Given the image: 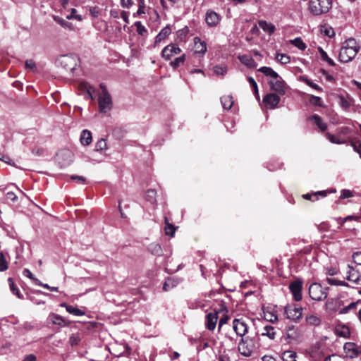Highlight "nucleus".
<instances>
[{"label": "nucleus", "instance_id": "nucleus-1", "mask_svg": "<svg viewBox=\"0 0 361 361\" xmlns=\"http://www.w3.org/2000/svg\"><path fill=\"white\" fill-rule=\"evenodd\" d=\"M360 50L356 40L353 38H349L343 42L340 49L338 59L342 63L351 61L357 55Z\"/></svg>", "mask_w": 361, "mask_h": 361}, {"label": "nucleus", "instance_id": "nucleus-2", "mask_svg": "<svg viewBox=\"0 0 361 361\" xmlns=\"http://www.w3.org/2000/svg\"><path fill=\"white\" fill-rule=\"evenodd\" d=\"M332 6V0H310L309 11L314 16L327 13Z\"/></svg>", "mask_w": 361, "mask_h": 361}, {"label": "nucleus", "instance_id": "nucleus-3", "mask_svg": "<svg viewBox=\"0 0 361 361\" xmlns=\"http://www.w3.org/2000/svg\"><path fill=\"white\" fill-rule=\"evenodd\" d=\"M345 302H347V300L341 296L328 298L325 302L324 309L326 312L330 314L336 312H338V314H341V310L343 308Z\"/></svg>", "mask_w": 361, "mask_h": 361}, {"label": "nucleus", "instance_id": "nucleus-4", "mask_svg": "<svg viewBox=\"0 0 361 361\" xmlns=\"http://www.w3.org/2000/svg\"><path fill=\"white\" fill-rule=\"evenodd\" d=\"M100 88L102 92L98 98L99 111L102 113H107L112 109L111 97L104 84H100Z\"/></svg>", "mask_w": 361, "mask_h": 361}, {"label": "nucleus", "instance_id": "nucleus-5", "mask_svg": "<svg viewBox=\"0 0 361 361\" xmlns=\"http://www.w3.org/2000/svg\"><path fill=\"white\" fill-rule=\"evenodd\" d=\"M329 288H323L319 283H313L309 287L310 297L316 301L325 300L328 295Z\"/></svg>", "mask_w": 361, "mask_h": 361}, {"label": "nucleus", "instance_id": "nucleus-6", "mask_svg": "<svg viewBox=\"0 0 361 361\" xmlns=\"http://www.w3.org/2000/svg\"><path fill=\"white\" fill-rule=\"evenodd\" d=\"M238 349L242 355L245 357L251 356L255 349L254 340L249 337L242 338L238 343Z\"/></svg>", "mask_w": 361, "mask_h": 361}, {"label": "nucleus", "instance_id": "nucleus-7", "mask_svg": "<svg viewBox=\"0 0 361 361\" xmlns=\"http://www.w3.org/2000/svg\"><path fill=\"white\" fill-rule=\"evenodd\" d=\"M284 316L293 322H298L302 316V308L295 304L288 305L284 307Z\"/></svg>", "mask_w": 361, "mask_h": 361}, {"label": "nucleus", "instance_id": "nucleus-8", "mask_svg": "<svg viewBox=\"0 0 361 361\" xmlns=\"http://www.w3.org/2000/svg\"><path fill=\"white\" fill-rule=\"evenodd\" d=\"M78 59L73 55L61 56L58 60V63L66 71L72 72L77 66Z\"/></svg>", "mask_w": 361, "mask_h": 361}, {"label": "nucleus", "instance_id": "nucleus-9", "mask_svg": "<svg viewBox=\"0 0 361 361\" xmlns=\"http://www.w3.org/2000/svg\"><path fill=\"white\" fill-rule=\"evenodd\" d=\"M268 83L272 91H274L281 95L285 94L286 83L279 74H277L276 77H274L272 79H270Z\"/></svg>", "mask_w": 361, "mask_h": 361}, {"label": "nucleus", "instance_id": "nucleus-10", "mask_svg": "<svg viewBox=\"0 0 361 361\" xmlns=\"http://www.w3.org/2000/svg\"><path fill=\"white\" fill-rule=\"evenodd\" d=\"M247 319L240 317L238 319H234L233 321V329L235 334L243 337L248 332V324Z\"/></svg>", "mask_w": 361, "mask_h": 361}, {"label": "nucleus", "instance_id": "nucleus-11", "mask_svg": "<svg viewBox=\"0 0 361 361\" xmlns=\"http://www.w3.org/2000/svg\"><path fill=\"white\" fill-rule=\"evenodd\" d=\"M303 282L301 279H296L289 285V289L293 295L294 300L298 302L302 298V289Z\"/></svg>", "mask_w": 361, "mask_h": 361}, {"label": "nucleus", "instance_id": "nucleus-12", "mask_svg": "<svg viewBox=\"0 0 361 361\" xmlns=\"http://www.w3.org/2000/svg\"><path fill=\"white\" fill-rule=\"evenodd\" d=\"M181 53L180 47L175 44H170L166 46L162 51L161 56L165 60H170L173 56L178 55Z\"/></svg>", "mask_w": 361, "mask_h": 361}, {"label": "nucleus", "instance_id": "nucleus-13", "mask_svg": "<svg viewBox=\"0 0 361 361\" xmlns=\"http://www.w3.org/2000/svg\"><path fill=\"white\" fill-rule=\"evenodd\" d=\"M361 307V300H357L356 301L345 302V305H343V308L341 310V314H347L351 312L356 313L357 311H359V309Z\"/></svg>", "mask_w": 361, "mask_h": 361}, {"label": "nucleus", "instance_id": "nucleus-14", "mask_svg": "<svg viewBox=\"0 0 361 361\" xmlns=\"http://www.w3.org/2000/svg\"><path fill=\"white\" fill-rule=\"evenodd\" d=\"M344 351L346 356L354 358L357 357L361 353V349L355 343L348 342L343 346Z\"/></svg>", "mask_w": 361, "mask_h": 361}, {"label": "nucleus", "instance_id": "nucleus-15", "mask_svg": "<svg viewBox=\"0 0 361 361\" xmlns=\"http://www.w3.org/2000/svg\"><path fill=\"white\" fill-rule=\"evenodd\" d=\"M79 90L84 94L85 97L88 99H94V93L95 88L85 81H82L78 85Z\"/></svg>", "mask_w": 361, "mask_h": 361}, {"label": "nucleus", "instance_id": "nucleus-16", "mask_svg": "<svg viewBox=\"0 0 361 361\" xmlns=\"http://www.w3.org/2000/svg\"><path fill=\"white\" fill-rule=\"evenodd\" d=\"M221 17L219 14L212 10H208L205 15V20L209 27L216 26L221 21Z\"/></svg>", "mask_w": 361, "mask_h": 361}, {"label": "nucleus", "instance_id": "nucleus-17", "mask_svg": "<svg viewBox=\"0 0 361 361\" xmlns=\"http://www.w3.org/2000/svg\"><path fill=\"white\" fill-rule=\"evenodd\" d=\"M218 321L217 312H209L205 317V326L209 331H213Z\"/></svg>", "mask_w": 361, "mask_h": 361}, {"label": "nucleus", "instance_id": "nucleus-18", "mask_svg": "<svg viewBox=\"0 0 361 361\" xmlns=\"http://www.w3.org/2000/svg\"><path fill=\"white\" fill-rule=\"evenodd\" d=\"M280 97L274 93L267 94L263 99L264 102L269 106L271 109H275L280 102Z\"/></svg>", "mask_w": 361, "mask_h": 361}, {"label": "nucleus", "instance_id": "nucleus-19", "mask_svg": "<svg viewBox=\"0 0 361 361\" xmlns=\"http://www.w3.org/2000/svg\"><path fill=\"white\" fill-rule=\"evenodd\" d=\"M348 270L347 271L346 279L349 281L358 284L361 279L360 272L350 265L348 266Z\"/></svg>", "mask_w": 361, "mask_h": 361}, {"label": "nucleus", "instance_id": "nucleus-20", "mask_svg": "<svg viewBox=\"0 0 361 361\" xmlns=\"http://www.w3.org/2000/svg\"><path fill=\"white\" fill-rule=\"evenodd\" d=\"M334 332L336 336L344 338H348L350 336V331L348 326L343 324H338L335 326Z\"/></svg>", "mask_w": 361, "mask_h": 361}, {"label": "nucleus", "instance_id": "nucleus-21", "mask_svg": "<svg viewBox=\"0 0 361 361\" xmlns=\"http://www.w3.org/2000/svg\"><path fill=\"white\" fill-rule=\"evenodd\" d=\"M195 52L199 54H204L207 51V44L204 41H202L198 37L194 38Z\"/></svg>", "mask_w": 361, "mask_h": 361}, {"label": "nucleus", "instance_id": "nucleus-22", "mask_svg": "<svg viewBox=\"0 0 361 361\" xmlns=\"http://www.w3.org/2000/svg\"><path fill=\"white\" fill-rule=\"evenodd\" d=\"M171 30L169 26H166L161 29L159 33L156 36L154 44L157 45L159 44L161 41L166 39V37L171 34Z\"/></svg>", "mask_w": 361, "mask_h": 361}, {"label": "nucleus", "instance_id": "nucleus-23", "mask_svg": "<svg viewBox=\"0 0 361 361\" xmlns=\"http://www.w3.org/2000/svg\"><path fill=\"white\" fill-rule=\"evenodd\" d=\"M309 119L312 121L314 124L316 125L322 132L326 130L327 124L323 121L322 118L319 116L315 114L310 117Z\"/></svg>", "mask_w": 361, "mask_h": 361}, {"label": "nucleus", "instance_id": "nucleus-24", "mask_svg": "<svg viewBox=\"0 0 361 361\" xmlns=\"http://www.w3.org/2000/svg\"><path fill=\"white\" fill-rule=\"evenodd\" d=\"M258 24L259 26L269 35L273 34L276 30L275 25L271 23L267 22L266 20H259Z\"/></svg>", "mask_w": 361, "mask_h": 361}, {"label": "nucleus", "instance_id": "nucleus-25", "mask_svg": "<svg viewBox=\"0 0 361 361\" xmlns=\"http://www.w3.org/2000/svg\"><path fill=\"white\" fill-rule=\"evenodd\" d=\"M61 306L66 307V310L68 313L73 314L75 316H82L85 314V312L82 311V310L73 305H68L65 302L61 303Z\"/></svg>", "mask_w": 361, "mask_h": 361}, {"label": "nucleus", "instance_id": "nucleus-26", "mask_svg": "<svg viewBox=\"0 0 361 361\" xmlns=\"http://www.w3.org/2000/svg\"><path fill=\"white\" fill-rule=\"evenodd\" d=\"M240 61L249 68H255L257 66V63L255 60L250 56L243 55L239 56Z\"/></svg>", "mask_w": 361, "mask_h": 361}, {"label": "nucleus", "instance_id": "nucleus-27", "mask_svg": "<svg viewBox=\"0 0 361 361\" xmlns=\"http://www.w3.org/2000/svg\"><path fill=\"white\" fill-rule=\"evenodd\" d=\"M49 319L53 324L61 326H65L67 324L63 318L57 314H50L49 316Z\"/></svg>", "mask_w": 361, "mask_h": 361}, {"label": "nucleus", "instance_id": "nucleus-28", "mask_svg": "<svg viewBox=\"0 0 361 361\" xmlns=\"http://www.w3.org/2000/svg\"><path fill=\"white\" fill-rule=\"evenodd\" d=\"M221 102L224 109H230L233 105L234 101L231 95H224L221 97Z\"/></svg>", "mask_w": 361, "mask_h": 361}, {"label": "nucleus", "instance_id": "nucleus-29", "mask_svg": "<svg viewBox=\"0 0 361 361\" xmlns=\"http://www.w3.org/2000/svg\"><path fill=\"white\" fill-rule=\"evenodd\" d=\"M92 134L87 130H83L80 135V142L83 145H88L92 142Z\"/></svg>", "mask_w": 361, "mask_h": 361}, {"label": "nucleus", "instance_id": "nucleus-30", "mask_svg": "<svg viewBox=\"0 0 361 361\" xmlns=\"http://www.w3.org/2000/svg\"><path fill=\"white\" fill-rule=\"evenodd\" d=\"M305 322L308 325L317 326L321 324V319L315 314H309L305 317Z\"/></svg>", "mask_w": 361, "mask_h": 361}, {"label": "nucleus", "instance_id": "nucleus-31", "mask_svg": "<svg viewBox=\"0 0 361 361\" xmlns=\"http://www.w3.org/2000/svg\"><path fill=\"white\" fill-rule=\"evenodd\" d=\"M149 251L154 255L160 256L162 255V249L159 244L152 243L148 246Z\"/></svg>", "mask_w": 361, "mask_h": 361}, {"label": "nucleus", "instance_id": "nucleus-32", "mask_svg": "<svg viewBox=\"0 0 361 361\" xmlns=\"http://www.w3.org/2000/svg\"><path fill=\"white\" fill-rule=\"evenodd\" d=\"M259 72H261L264 75L269 77L270 79H272L274 77L277 76V73L274 71L271 68L267 66H262L258 69Z\"/></svg>", "mask_w": 361, "mask_h": 361}, {"label": "nucleus", "instance_id": "nucleus-33", "mask_svg": "<svg viewBox=\"0 0 361 361\" xmlns=\"http://www.w3.org/2000/svg\"><path fill=\"white\" fill-rule=\"evenodd\" d=\"M178 284V281L173 278H168L164 285H163V290L164 291H169L171 288L176 287Z\"/></svg>", "mask_w": 361, "mask_h": 361}, {"label": "nucleus", "instance_id": "nucleus-34", "mask_svg": "<svg viewBox=\"0 0 361 361\" xmlns=\"http://www.w3.org/2000/svg\"><path fill=\"white\" fill-rule=\"evenodd\" d=\"M300 81L305 82L308 86L311 87L312 88L314 89L317 91L322 92V88L319 87L316 83L313 82L310 79H309L307 76L303 75L300 76Z\"/></svg>", "mask_w": 361, "mask_h": 361}, {"label": "nucleus", "instance_id": "nucleus-35", "mask_svg": "<svg viewBox=\"0 0 361 361\" xmlns=\"http://www.w3.org/2000/svg\"><path fill=\"white\" fill-rule=\"evenodd\" d=\"M262 336H267L270 339H274L276 336V332L274 331V328L271 326L267 325L264 327L263 332L262 333Z\"/></svg>", "mask_w": 361, "mask_h": 361}, {"label": "nucleus", "instance_id": "nucleus-36", "mask_svg": "<svg viewBox=\"0 0 361 361\" xmlns=\"http://www.w3.org/2000/svg\"><path fill=\"white\" fill-rule=\"evenodd\" d=\"M297 354L293 350H286L282 354L283 361H296Z\"/></svg>", "mask_w": 361, "mask_h": 361}, {"label": "nucleus", "instance_id": "nucleus-37", "mask_svg": "<svg viewBox=\"0 0 361 361\" xmlns=\"http://www.w3.org/2000/svg\"><path fill=\"white\" fill-rule=\"evenodd\" d=\"M275 59L282 65L288 64L290 61V56L285 54L276 53Z\"/></svg>", "mask_w": 361, "mask_h": 361}, {"label": "nucleus", "instance_id": "nucleus-38", "mask_svg": "<svg viewBox=\"0 0 361 361\" xmlns=\"http://www.w3.org/2000/svg\"><path fill=\"white\" fill-rule=\"evenodd\" d=\"M325 136L331 143H334V144L340 145V144H344L346 142L345 139L339 138L338 137L335 136V135L331 134L330 133H326Z\"/></svg>", "mask_w": 361, "mask_h": 361}, {"label": "nucleus", "instance_id": "nucleus-39", "mask_svg": "<svg viewBox=\"0 0 361 361\" xmlns=\"http://www.w3.org/2000/svg\"><path fill=\"white\" fill-rule=\"evenodd\" d=\"M185 60V55L183 54L180 56L176 58L173 61H171L170 65L173 68H177L180 66L183 65Z\"/></svg>", "mask_w": 361, "mask_h": 361}, {"label": "nucleus", "instance_id": "nucleus-40", "mask_svg": "<svg viewBox=\"0 0 361 361\" xmlns=\"http://www.w3.org/2000/svg\"><path fill=\"white\" fill-rule=\"evenodd\" d=\"M318 49L320 54V57L323 61L327 62L331 66H334L336 65L334 60L329 57L327 53L322 48L319 47Z\"/></svg>", "mask_w": 361, "mask_h": 361}, {"label": "nucleus", "instance_id": "nucleus-41", "mask_svg": "<svg viewBox=\"0 0 361 361\" xmlns=\"http://www.w3.org/2000/svg\"><path fill=\"white\" fill-rule=\"evenodd\" d=\"M8 281L9 283L11 291L14 295H16L18 298H20V299L23 298V297L22 295V294L20 293V290H18V288H17V286H16L13 280L11 278H9L8 279Z\"/></svg>", "mask_w": 361, "mask_h": 361}, {"label": "nucleus", "instance_id": "nucleus-42", "mask_svg": "<svg viewBox=\"0 0 361 361\" xmlns=\"http://www.w3.org/2000/svg\"><path fill=\"white\" fill-rule=\"evenodd\" d=\"M213 70L214 73L217 75L224 76L227 73V67L226 66L216 65L214 66Z\"/></svg>", "mask_w": 361, "mask_h": 361}, {"label": "nucleus", "instance_id": "nucleus-43", "mask_svg": "<svg viewBox=\"0 0 361 361\" xmlns=\"http://www.w3.org/2000/svg\"><path fill=\"white\" fill-rule=\"evenodd\" d=\"M310 103L316 106H323V101L321 97L311 95L309 99Z\"/></svg>", "mask_w": 361, "mask_h": 361}, {"label": "nucleus", "instance_id": "nucleus-44", "mask_svg": "<svg viewBox=\"0 0 361 361\" xmlns=\"http://www.w3.org/2000/svg\"><path fill=\"white\" fill-rule=\"evenodd\" d=\"M8 262L5 255L1 252H0V271H4L8 269Z\"/></svg>", "mask_w": 361, "mask_h": 361}, {"label": "nucleus", "instance_id": "nucleus-45", "mask_svg": "<svg viewBox=\"0 0 361 361\" xmlns=\"http://www.w3.org/2000/svg\"><path fill=\"white\" fill-rule=\"evenodd\" d=\"M291 44L302 51L305 50L307 47L306 44L300 37H297L293 40H291Z\"/></svg>", "mask_w": 361, "mask_h": 361}, {"label": "nucleus", "instance_id": "nucleus-46", "mask_svg": "<svg viewBox=\"0 0 361 361\" xmlns=\"http://www.w3.org/2000/svg\"><path fill=\"white\" fill-rule=\"evenodd\" d=\"M165 223H166V226H165L166 234L168 235L173 236L175 233L176 228L174 227L173 225L169 223L167 218H165Z\"/></svg>", "mask_w": 361, "mask_h": 361}, {"label": "nucleus", "instance_id": "nucleus-47", "mask_svg": "<svg viewBox=\"0 0 361 361\" xmlns=\"http://www.w3.org/2000/svg\"><path fill=\"white\" fill-rule=\"evenodd\" d=\"M156 195H157V192L155 190H152V189L148 190L146 192V200L148 202L153 204L156 202Z\"/></svg>", "mask_w": 361, "mask_h": 361}, {"label": "nucleus", "instance_id": "nucleus-48", "mask_svg": "<svg viewBox=\"0 0 361 361\" xmlns=\"http://www.w3.org/2000/svg\"><path fill=\"white\" fill-rule=\"evenodd\" d=\"M25 68L27 71L35 72L37 71L36 63L32 59H27L25 63Z\"/></svg>", "mask_w": 361, "mask_h": 361}, {"label": "nucleus", "instance_id": "nucleus-49", "mask_svg": "<svg viewBox=\"0 0 361 361\" xmlns=\"http://www.w3.org/2000/svg\"><path fill=\"white\" fill-rule=\"evenodd\" d=\"M135 26L136 27L137 32L140 35L143 36L147 32V29L145 28V27L144 25H142L141 22H140V21L135 22Z\"/></svg>", "mask_w": 361, "mask_h": 361}, {"label": "nucleus", "instance_id": "nucleus-50", "mask_svg": "<svg viewBox=\"0 0 361 361\" xmlns=\"http://www.w3.org/2000/svg\"><path fill=\"white\" fill-rule=\"evenodd\" d=\"M23 276L29 278L32 281V282L36 285V283H39V280L35 277L32 272L28 269H25L23 271Z\"/></svg>", "mask_w": 361, "mask_h": 361}, {"label": "nucleus", "instance_id": "nucleus-51", "mask_svg": "<svg viewBox=\"0 0 361 361\" xmlns=\"http://www.w3.org/2000/svg\"><path fill=\"white\" fill-rule=\"evenodd\" d=\"M247 80H248L250 85H251V87L253 88L254 93H255L256 97L257 99H259V97L258 87H257V82H255L254 78L251 76L247 78Z\"/></svg>", "mask_w": 361, "mask_h": 361}, {"label": "nucleus", "instance_id": "nucleus-52", "mask_svg": "<svg viewBox=\"0 0 361 361\" xmlns=\"http://www.w3.org/2000/svg\"><path fill=\"white\" fill-rule=\"evenodd\" d=\"M340 106L345 110L348 109L352 105V101L348 100L343 97H340L339 101Z\"/></svg>", "mask_w": 361, "mask_h": 361}, {"label": "nucleus", "instance_id": "nucleus-53", "mask_svg": "<svg viewBox=\"0 0 361 361\" xmlns=\"http://www.w3.org/2000/svg\"><path fill=\"white\" fill-rule=\"evenodd\" d=\"M106 148V142L104 139H100L95 144V150L96 151H102Z\"/></svg>", "mask_w": 361, "mask_h": 361}, {"label": "nucleus", "instance_id": "nucleus-54", "mask_svg": "<svg viewBox=\"0 0 361 361\" xmlns=\"http://www.w3.org/2000/svg\"><path fill=\"white\" fill-rule=\"evenodd\" d=\"M265 318L267 321L271 322V323H275L276 322L278 321V316L274 313H271V312H267L265 314Z\"/></svg>", "mask_w": 361, "mask_h": 361}, {"label": "nucleus", "instance_id": "nucleus-55", "mask_svg": "<svg viewBox=\"0 0 361 361\" xmlns=\"http://www.w3.org/2000/svg\"><path fill=\"white\" fill-rule=\"evenodd\" d=\"M287 336L290 338H295L297 336L296 329L294 326H289L287 329Z\"/></svg>", "mask_w": 361, "mask_h": 361}, {"label": "nucleus", "instance_id": "nucleus-56", "mask_svg": "<svg viewBox=\"0 0 361 361\" xmlns=\"http://www.w3.org/2000/svg\"><path fill=\"white\" fill-rule=\"evenodd\" d=\"M137 13L138 15L145 13V0H138V9Z\"/></svg>", "mask_w": 361, "mask_h": 361}, {"label": "nucleus", "instance_id": "nucleus-57", "mask_svg": "<svg viewBox=\"0 0 361 361\" xmlns=\"http://www.w3.org/2000/svg\"><path fill=\"white\" fill-rule=\"evenodd\" d=\"M76 9L71 8L70 15L66 16L67 19H76L78 20H81L82 18L80 16L76 15Z\"/></svg>", "mask_w": 361, "mask_h": 361}, {"label": "nucleus", "instance_id": "nucleus-58", "mask_svg": "<svg viewBox=\"0 0 361 361\" xmlns=\"http://www.w3.org/2000/svg\"><path fill=\"white\" fill-rule=\"evenodd\" d=\"M352 257L355 264L361 266V251L354 252Z\"/></svg>", "mask_w": 361, "mask_h": 361}, {"label": "nucleus", "instance_id": "nucleus-59", "mask_svg": "<svg viewBox=\"0 0 361 361\" xmlns=\"http://www.w3.org/2000/svg\"><path fill=\"white\" fill-rule=\"evenodd\" d=\"M353 197V192L349 190H343L340 196L341 199H345Z\"/></svg>", "mask_w": 361, "mask_h": 361}, {"label": "nucleus", "instance_id": "nucleus-60", "mask_svg": "<svg viewBox=\"0 0 361 361\" xmlns=\"http://www.w3.org/2000/svg\"><path fill=\"white\" fill-rule=\"evenodd\" d=\"M71 179L73 180H77L79 183H85L86 182V178L81 176L72 175L71 176Z\"/></svg>", "mask_w": 361, "mask_h": 361}, {"label": "nucleus", "instance_id": "nucleus-61", "mask_svg": "<svg viewBox=\"0 0 361 361\" xmlns=\"http://www.w3.org/2000/svg\"><path fill=\"white\" fill-rule=\"evenodd\" d=\"M229 319V317L228 315H224V317H222L220 320H219V331H220L221 326L223 325H224L225 324H226L228 322V320Z\"/></svg>", "mask_w": 361, "mask_h": 361}, {"label": "nucleus", "instance_id": "nucleus-62", "mask_svg": "<svg viewBox=\"0 0 361 361\" xmlns=\"http://www.w3.org/2000/svg\"><path fill=\"white\" fill-rule=\"evenodd\" d=\"M121 4L123 8H130L133 5L132 0H121Z\"/></svg>", "mask_w": 361, "mask_h": 361}, {"label": "nucleus", "instance_id": "nucleus-63", "mask_svg": "<svg viewBox=\"0 0 361 361\" xmlns=\"http://www.w3.org/2000/svg\"><path fill=\"white\" fill-rule=\"evenodd\" d=\"M6 196L8 200H11L12 202H16L17 200V196L13 192H8Z\"/></svg>", "mask_w": 361, "mask_h": 361}, {"label": "nucleus", "instance_id": "nucleus-64", "mask_svg": "<svg viewBox=\"0 0 361 361\" xmlns=\"http://www.w3.org/2000/svg\"><path fill=\"white\" fill-rule=\"evenodd\" d=\"M262 361H277V360L271 355H264L262 357Z\"/></svg>", "mask_w": 361, "mask_h": 361}]
</instances>
